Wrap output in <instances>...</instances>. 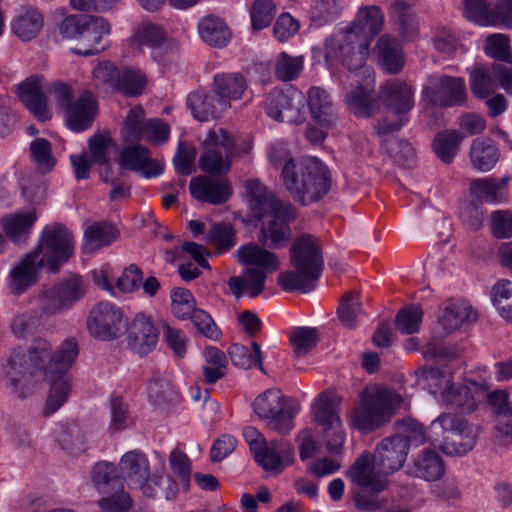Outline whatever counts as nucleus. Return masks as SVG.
I'll list each match as a JSON object with an SVG mask.
<instances>
[{"mask_svg": "<svg viewBox=\"0 0 512 512\" xmlns=\"http://www.w3.org/2000/svg\"><path fill=\"white\" fill-rule=\"evenodd\" d=\"M111 33L109 21L103 17L87 16L78 40V47L72 52L81 56L96 55L106 49L104 39Z\"/></svg>", "mask_w": 512, "mask_h": 512, "instance_id": "20", "label": "nucleus"}, {"mask_svg": "<svg viewBox=\"0 0 512 512\" xmlns=\"http://www.w3.org/2000/svg\"><path fill=\"white\" fill-rule=\"evenodd\" d=\"M384 26V15L378 6H367L361 8L348 31L361 43L367 40V51L373 38L379 34Z\"/></svg>", "mask_w": 512, "mask_h": 512, "instance_id": "27", "label": "nucleus"}, {"mask_svg": "<svg viewBox=\"0 0 512 512\" xmlns=\"http://www.w3.org/2000/svg\"><path fill=\"white\" fill-rule=\"evenodd\" d=\"M203 356L205 363L202 366V372L205 383L215 384L226 376L228 360L223 351L209 346L205 348Z\"/></svg>", "mask_w": 512, "mask_h": 512, "instance_id": "49", "label": "nucleus"}, {"mask_svg": "<svg viewBox=\"0 0 512 512\" xmlns=\"http://www.w3.org/2000/svg\"><path fill=\"white\" fill-rule=\"evenodd\" d=\"M407 441L402 435H394L384 438L378 445L373 455L371 468L387 478L388 475L399 470L407 457Z\"/></svg>", "mask_w": 512, "mask_h": 512, "instance_id": "18", "label": "nucleus"}, {"mask_svg": "<svg viewBox=\"0 0 512 512\" xmlns=\"http://www.w3.org/2000/svg\"><path fill=\"white\" fill-rule=\"evenodd\" d=\"M79 354V347L74 339L64 340L52 355V368L54 374H63L72 367Z\"/></svg>", "mask_w": 512, "mask_h": 512, "instance_id": "54", "label": "nucleus"}, {"mask_svg": "<svg viewBox=\"0 0 512 512\" xmlns=\"http://www.w3.org/2000/svg\"><path fill=\"white\" fill-rule=\"evenodd\" d=\"M24 350L15 349L0 367V383L18 398H26L32 392L31 376Z\"/></svg>", "mask_w": 512, "mask_h": 512, "instance_id": "15", "label": "nucleus"}, {"mask_svg": "<svg viewBox=\"0 0 512 512\" xmlns=\"http://www.w3.org/2000/svg\"><path fill=\"white\" fill-rule=\"evenodd\" d=\"M236 257L240 264L264 273H273L280 268L278 256L255 243L240 246Z\"/></svg>", "mask_w": 512, "mask_h": 512, "instance_id": "29", "label": "nucleus"}, {"mask_svg": "<svg viewBox=\"0 0 512 512\" xmlns=\"http://www.w3.org/2000/svg\"><path fill=\"white\" fill-rule=\"evenodd\" d=\"M119 470L122 476L128 481L130 487L139 489L147 497H155L158 488L166 483L162 489L163 496L169 500L177 493L175 481L167 475H150V465L147 456L138 450L125 453L119 461Z\"/></svg>", "mask_w": 512, "mask_h": 512, "instance_id": "5", "label": "nucleus"}, {"mask_svg": "<svg viewBox=\"0 0 512 512\" xmlns=\"http://www.w3.org/2000/svg\"><path fill=\"white\" fill-rule=\"evenodd\" d=\"M84 294V283L79 277L43 286L37 296L41 316L47 319L70 310Z\"/></svg>", "mask_w": 512, "mask_h": 512, "instance_id": "13", "label": "nucleus"}, {"mask_svg": "<svg viewBox=\"0 0 512 512\" xmlns=\"http://www.w3.org/2000/svg\"><path fill=\"white\" fill-rule=\"evenodd\" d=\"M44 26V16L38 8L28 6L20 10L11 23L13 33L22 41L36 38Z\"/></svg>", "mask_w": 512, "mask_h": 512, "instance_id": "36", "label": "nucleus"}, {"mask_svg": "<svg viewBox=\"0 0 512 512\" xmlns=\"http://www.w3.org/2000/svg\"><path fill=\"white\" fill-rule=\"evenodd\" d=\"M124 331L128 347L140 356L148 355L157 346L159 331L153 319L145 313H137Z\"/></svg>", "mask_w": 512, "mask_h": 512, "instance_id": "19", "label": "nucleus"}, {"mask_svg": "<svg viewBox=\"0 0 512 512\" xmlns=\"http://www.w3.org/2000/svg\"><path fill=\"white\" fill-rule=\"evenodd\" d=\"M122 169L135 171L145 178L157 177L163 172V164L150 157L148 149L139 144L125 147L119 158Z\"/></svg>", "mask_w": 512, "mask_h": 512, "instance_id": "22", "label": "nucleus"}, {"mask_svg": "<svg viewBox=\"0 0 512 512\" xmlns=\"http://www.w3.org/2000/svg\"><path fill=\"white\" fill-rule=\"evenodd\" d=\"M325 61L330 67L343 66L347 69L345 76H353L356 72L370 67L366 64L368 56L367 40L359 43L351 32L341 37H329L324 46Z\"/></svg>", "mask_w": 512, "mask_h": 512, "instance_id": "9", "label": "nucleus"}, {"mask_svg": "<svg viewBox=\"0 0 512 512\" xmlns=\"http://www.w3.org/2000/svg\"><path fill=\"white\" fill-rule=\"evenodd\" d=\"M32 252L36 253L50 271L55 272L74 252L73 235L63 224H48L43 228Z\"/></svg>", "mask_w": 512, "mask_h": 512, "instance_id": "12", "label": "nucleus"}, {"mask_svg": "<svg viewBox=\"0 0 512 512\" xmlns=\"http://www.w3.org/2000/svg\"><path fill=\"white\" fill-rule=\"evenodd\" d=\"M304 100L303 93L293 87L273 89L266 97L265 110L269 117L277 121L301 123L304 119Z\"/></svg>", "mask_w": 512, "mask_h": 512, "instance_id": "16", "label": "nucleus"}, {"mask_svg": "<svg viewBox=\"0 0 512 512\" xmlns=\"http://www.w3.org/2000/svg\"><path fill=\"white\" fill-rule=\"evenodd\" d=\"M268 158L275 167H281L283 185L296 202L308 205L319 201L330 191L332 176L320 159H293L287 145L282 142L269 147Z\"/></svg>", "mask_w": 512, "mask_h": 512, "instance_id": "1", "label": "nucleus"}, {"mask_svg": "<svg viewBox=\"0 0 512 512\" xmlns=\"http://www.w3.org/2000/svg\"><path fill=\"white\" fill-rule=\"evenodd\" d=\"M374 52L381 68L391 74L399 72L404 66V56L398 41L392 36L385 34L381 36Z\"/></svg>", "mask_w": 512, "mask_h": 512, "instance_id": "35", "label": "nucleus"}, {"mask_svg": "<svg viewBox=\"0 0 512 512\" xmlns=\"http://www.w3.org/2000/svg\"><path fill=\"white\" fill-rule=\"evenodd\" d=\"M48 379L51 381V387L43 411L46 416L54 414L63 406L71 391V383L66 375L54 374L53 378Z\"/></svg>", "mask_w": 512, "mask_h": 512, "instance_id": "51", "label": "nucleus"}, {"mask_svg": "<svg viewBox=\"0 0 512 512\" xmlns=\"http://www.w3.org/2000/svg\"><path fill=\"white\" fill-rule=\"evenodd\" d=\"M508 181L509 177L475 179L470 184V192L484 202L500 203L506 199Z\"/></svg>", "mask_w": 512, "mask_h": 512, "instance_id": "40", "label": "nucleus"}, {"mask_svg": "<svg viewBox=\"0 0 512 512\" xmlns=\"http://www.w3.org/2000/svg\"><path fill=\"white\" fill-rule=\"evenodd\" d=\"M20 99L33 116L45 122L51 118V111L47 98L42 90L41 79L33 77L27 79L19 88Z\"/></svg>", "mask_w": 512, "mask_h": 512, "instance_id": "30", "label": "nucleus"}, {"mask_svg": "<svg viewBox=\"0 0 512 512\" xmlns=\"http://www.w3.org/2000/svg\"><path fill=\"white\" fill-rule=\"evenodd\" d=\"M267 274L255 268H246L241 275L231 277L228 286L236 298H255L265 290Z\"/></svg>", "mask_w": 512, "mask_h": 512, "instance_id": "34", "label": "nucleus"}, {"mask_svg": "<svg viewBox=\"0 0 512 512\" xmlns=\"http://www.w3.org/2000/svg\"><path fill=\"white\" fill-rule=\"evenodd\" d=\"M290 341L297 356H304L318 342L317 329L310 327L294 328L290 333Z\"/></svg>", "mask_w": 512, "mask_h": 512, "instance_id": "63", "label": "nucleus"}, {"mask_svg": "<svg viewBox=\"0 0 512 512\" xmlns=\"http://www.w3.org/2000/svg\"><path fill=\"white\" fill-rule=\"evenodd\" d=\"M491 298L501 317L512 321V282L499 280L491 290Z\"/></svg>", "mask_w": 512, "mask_h": 512, "instance_id": "55", "label": "nucleus"}, {"mask_svg": "<svg viewBox=\"0 0 512 512\" xmlns=\"http://www.w3.org/2000/svg\"><path fill=\"white\" fill-rule=\"evenodd\" d=\"M304 66V58L302 56H290L286 52H282L275 63V75L279 80L292 81L296 79Z\"/></svg>", "mask_w": 512, "mask_h": 512, "instance_id": "60", "label": "nucleus"}, {"mask_svg": "<svg viewBox=\"0 0 512 512\" xmlns=\"http://www.w3.org/2000/svg\"><path fill=\"white\" fill-rule=\"evenodd\" d=\"M229 356L233 365L239 368L258 367L261 371H264L261 348L256 342L251 343V348L239 344L231 345Z\"/></svg>", "mask_w": 512, "mask_h": 512, "instance_id": "52", "label": "nucleus"}, {"mask_svg": "<svg viewBox=\"0 0 512 512\" xmlns=\"http://www.w3.org/2000/svg\"><path fill=\"white\" fill-rule=\"evenodd\" d=\"M476 443L474 428L464 419L457 418L450 424V456H462L471 451Z\"/></svg>", "mask_w": 512, "mask_h": 512, "instance_id": "41", "label": "nucleus"}, {"mask_svg": "<svg viewBox=\"0 0 512 512\" xmlns=\"http://www.w3.org/2000/svg\"><path fill=\"white\" fill-rule=\"evenodd\" d=\"M307 99L312 118L322 126H333L336 114L329 93L321 87L313 86L307 92Z\"/></svg>", "mask_w": 512, "mask_h": 512, "instance_id": "37", "label": "nucleus"}, {"mask_svg": "<svg viewBox=\"0 0 512 512\" xmlns=\"http://www.w3.org/2000/svg\"><path fill=\"white\" fill-rule=\"evenodd\" d=\"M207 241L217 251L226 252L236 244L235 230L230 224L215 223L207 233Z\"/></svg>", "mask_w": 512, "mask_h": 512, "instance_id": "59", "label": "nucleus"}, {"mask_svg": "<svg viewBox=\"0 0 512 512\" xmlns=\"http://www.w3.org/2000/svg\"><path fill=\"white\" fill-rule=\"evenodd\" d=\"M339 404L338 398L332 394L319 395L313 405L315 421L324 428L339 426L341 423L338 415Z\"/></svg>", "mask_w": 512, "mask_h": 512, "instance_id": "48", "label": "nucleus"}, {"mask_svg": "<svg viewBox=\"0 0 512 512\" xmlns=\"http://www.w3.org/2000/svg\"><path fill=\"white\" fill-rule=\"evenodd\" d=\"M37 220L34 209L6 215L1 220L5 235L15 244H22L29 238L32 227Z\"/></svg>", "mask_w": 512, "mask_h": 512, "instance_id": "33", "label": "nucleus"}, {"mask_svg": "<svg viewBox=\"0 0 512 512\" xmlns=\"http://www.w3.org/2000/svg\"><path fill=\"white\" fill-rule=\"evenodd\" d=\"M189 190L198 201L213 205L225 203L232 193L227 180L213 179L209 176H196L190 180Z\"/></svg>", "mask_w": 512, "mask_h": 512, "instance_id": "24", "label": "nucleus"}, {"mask_svg": "<svg viewBox=\"0 0 512 512\" xmlns=\"http://www.w3.org/2000/svg\"><path fill=\"white\" fill-rule=\"evenodd\" d=\"M477 320L478 313L467 299L450 300V334L457 331L467 333Z\"/></svg>", "mask_w": 512, "mask_h": 512, "instance_id": "43", "label": "nucleus"}, {"mask_svg": "<svg viewBox=\"0 0 512 512\" xmlns=\"http://www.w3.org/2000/svg\"><path fill=\"white\" fill-rule=\"evenodd\" d=\"M211 88L221 100L231 105V101L242 99L248 90V82L239 72L217 73L213 77Z\"/></svg>", "mask_w": 512, "mask_h": 512, "instance_id": "32", "label": "nucleus"}, {"mask_svg": "<svg viewBox=\"0 0 512 512\" xmlns=\"http://www.w3.org/2000/svg\"><path fill=\"white\" fill-rule=\"evenodd\" d=\"M348 475L360 488L353 494V502L358 510L377 512L386 505V499L379 497L378 494L388 488V479L371 468L368 454L355 461Z\"/></svg>", "mask_w": 512, "mask_h": 512, "instance_id": "7", "label": "nucleus"}, {"mask_svg": "<svg viewBox=\"0 0 512 512\" xmlns=\"http://www.w3.org/2000/svg\"><path fill=\"white\" fill-rule=\"evenodd\" d=\"M470 159L474 168L487 172L494 168L499 160L497 147L489 140L476 138L470 148Z\"/></svg>", "mask_w": 512, "mask_h": 512, "instance_id": "46", "label": "nucleus"}, {"mask_svg": "<svg viewBox=\"0 0 512 512\" xmlns=\"http://www.w3.org/2000/svg\"><path fill=\"white\" fill-rule=\"evenodd\" d=\"M45 266L35 252L27 253L10 270L8 276L10 292L14 295L25 293L39 281L40 271Z\"/></svg>", "mask_w": 512, "mask_h": 512, "instance_id": "21", "label": "nucleus"}, {"mask_svg": "<svg viewBox=\"0 0 512 512\" xmlns=\"http://www.w3.org/2000/svg\"><path fill=\"white\" fill-rule=\"evenodd\" d=\"M106 494L107 496L98 501L103 512H127L130 509L132 500L124 491L123 485Z\"/></svg>", "mask_w": 512, "mask_h": 512, "instance_id": "64", "label": "nucleus"}, {"mask_svg": "<svg viewBox=\"0 0 512 512\" xmlns=\"http://www.w3.org/2000/svg\"><path fill=\"white\" fill-rule=\"evenodd\" d=\"M117 237L118 231L111 223L104 221L94 222L84 230L82 250L85 254H93L111 245Z\"/></svg>", "mask_w": 512, "mask_h": 512, "instance_id": "38", "label": "nucleus"}, {"mask_svg": "<svg viewBox=\"0 0 512 512\" xmlns=\"http://www.w3.org/2000/svg\"><path fill=\"white\" fill-rule=\"evenodd\" d=\"M187 107L195 119L208 121L220 118L231 108V105L221 100L212 89L210 92L199 90L190 93L187 97Z\"/></svg>", "mask_w": 512, "mask_h": 512, "instance_id": "26", "label": "nucleus"}, {"mask_svg": "<svg viewBox=\"0 0 512 512\" xmlns=\"http://www.w3.org/2000/svg\"><path fill=\"white\" fill-rule=\"evenodd\" d=\"M55 439L63 450L72 455H79L87 450L85 433L75 422L62 424L56 432Z\"/></svg>", "mask_w": 512, "mask_h": 512, "instance_id": "45", "label": "nucleus"}, {"mask_svg": "<svg viewBox=\"0 0 512 512\" xmlns=\"http://www.w3.org/2000/svg\"><path fill=\"white\" fill-rule=\"evenodd\" d=\"M345 85V103L349 111L357 117L368 118L379 110V96H374V70L364 67L353 76L341 80Z\"/></svg>", "mask_w": 512, "mask_h": 512, "instance_id": "10", "label": "nucleus"}, {"mask_svg": "<svg viewBox=\"0 0 512 512\" xmlns=\"http://www.w3.org/2000/svg\"><path fill=\"white\" fill-rule=\"evenodd\" d=\"M30 156L41 173L50 172L56 164L51 145L44 138H37L30 143Z\"/></svg>", "mask_w": 512, "mask_h": 512, "instance_id": "58", "label": "nucleus"}, {"mask_svg": "<svg viewBox=\"0 0 512 512\" xmlns=\"http://www.w3.org/2000/svg\"><path fill=\"white\" fill-rule=\"evenodd\" d=\"M389 18L403 41H413L420 30L418 18L405 0H395L388 9Z\"/></svg>", "mask_w": 512, "mask_h": 512, "instance_id": "28", "label": "nucleus"}, {"mask_svg": "<svg viewBox=\"0 0 512 512\" xmlns=\"http://www.w3.org/2000/svg\"><path fill=\"white\" fill-rule=\"evenodd\" d=\"M98 105L89 91L81 93L64 111L66 126L74 132L87 130L97 116Z\"/></svg>", "mask_w": 512, "mask_h": 512, "instance_id": "23", "label": "nucleus"}, {"mask_svg": "<svg viewBox=\"0 0 512 512\" xmlns=\"http://www.w3.org/2000/svg\"><path fill=\"white\" fill-rule=\"evenodd\" d=\"M246 194L253 214L262 218L260 240L270 248L284 247L291 238L290 223L297 217L289 201H280L258 180H248Z\"/></svg>", "mask_w": 512, "mask_h": 512, "instance_id": "2", "label": "nucleus"}, {"mask_svg": "<svg viewBox=\"0 0 512 512\" xmlns=\"http://www.w3.org/2000/svg\"><path fill=\"white\" fill-rule=\"evenodd\" d=\"M467 19L480 26L502 25L512 29V0H499L491 8V0H463Z\"/></svg>", "mask_w": 512, "mask_h": 512, "instance_id": "17", "label": "nucleus"}, {"mask_svg": "<svg viewBox=\"0 0 512 512\" xmlns=\"http://www.w3.org/2000/svg\"><path fill=\"white\" fill-rule=\"evenodd\" d=\"M402 399L399 394L378 386H367L360 396V403L350 417V424L361 432H370L390 421Z\"/></svg>", "mask_w": 512, "mask_h": 512, "instance_id": "4", "label": "nucleus"}, {"mask_svg": "<svg viewBox=\"0 0 512 512\" xmlns=\"http://www.w3.org/2000/svg\"><path fill=\"white\" fill-rule=\"evenodd\" d=\"M276 15V6L273 0H255L250 9L252 27L262 30L268 27Z\"/></svg>", "mask_w": 512, "mask_h": 512, "instance_id": "62", "label": "nucleus"}, {"mask_svg": "<svg viewBox=\"0 0 512 512\" xmlns=\"http://www.w3.org/2000/svg\"><path fill=\"white\" fill-rule=\"evenodd\" d=\"M255 413L260 418L268 419L270 429L279 433H288L294 416L299 412V403L283 396L278 389H268L260 394L253 403Z\"/></svg>", "mask_w": 512, "mask_h": 512, "instance_id": "11", "label": "nucleus"}, {"mask_svg": "<svg viewBox=\"0 0 512 512\" xmlns=\"http://www.w3.org/2000/svg\"><path fill=\"white\" fill-rule=\"evenodd\" d=\"M125 326L122 309L108 301L99 302L91 310L87 319L89 333L103 341L120 337L124 333Z\"/></svg>", "mask_w": 512, "mask_h": 512, "instance_id": "14", "label": "nucleus"}, {"mask_svg": "<svg viewBox=\"0 0 512 512\" xmlns=\"http://www.w3.org/2000/svg\"><path fill=\"white\" fill-rule=\"evenodd\" d=\"M416 473L419 477L428 481L439 479L445 471V465L441 457L434 451L426 449L415 460Z\"/></svg>", "mask_w": 512, "mask_h": 512, "instance_id": "53", "label": "nucleus"}, {"mask_svg": "<svg viewBox=\"0 0 512 512\" xmlns=\"http://www.w3.org/2000/svg\"><path fill=\"white\" fill-rule=\"evenodd\" d=\"M379 100L387 107V116L374 127L379 138L398 132L408 122V112L414 107V90L399 79L386 81L379 87Z\"/></svg>", "mask_w": 512, "mask_h": 512, "instance_id": "6", "label": "nucleus"}, {"mask_svg": "<svg viewBox=\"0 0 512 512\" xmlns=\"http://www.w3.org/2000/svg\"><path fill=\"white\" fill-rule=\"evenodd\" d=\"M422 319L423 310L420 305H408L397 313L395 326L402 334H415L420 331Z\"/></svg>", "mask_w": 512, "mask_h": 512, "instance_id": "56", "label": "nucleus"}, {"mask_svg": "<svg viewBox=\"0 0 512 512\" xmlns=\"http://www.w3.org/2000/svg\"><path fill=\"white\" fill-rule=\"evenodd\" d=\"M120 73L117 67L108 61L98 63L92 73L96 87H104L109 90H118Z\"/></svg>", "mask_w": 512, "mask_h": 512, "instance_id": "61", "label": "nucleus"}, {"mask_svg": "<svg viewBox=\"0 0 512 512\" xmlns=\"http://www.w3.org/2000/svg\"><path fill=\"white\" fill-rule=\"evenodd\" d=\"M249 149L240 148L233 135L225 129H212L203 141L199 166L203 172L210 175L226 174L231 168L233 158L247 153Z\"/></svg>", "mask_w": 512, "mask_h": 512, "instance_id": "8", "label": "nucleus"}, {"mask_svg": "<svg viewBox=\"0 0 512 512\" xmlns=\"http://www.w3.org/2000/svg\"><path fill=\"white\" fill-rule=\"evenodd\" d=\"M487 402L497 414V430L505 436H512V412L508 405V393L505 390H495L488 394Z\"/></svg>", "mask_w": 512, "mask_h": 512, "instance_id": "50", "label": "nucleus"}, {"mask_svg": "<svg viewBox=\"0 0 512 512\" xmlns=\"http://www.w3.org/2000/svg\"><path fill=\"white\" fill-rule=\"evenodd\" d=\"M119 468L111 462L99 461L91 470V481L101 494L110 493L122 484Z\"/></svg>", "mask_w": 512, "mask_h": 512, "instance_id": "44", "label": "nucleus"}, {"mask_svg": "<svg viewBox=\"0 0 512 512\" xmlns=\"http://www.w3.org/2000/svg\"><path fill=\"white\" fill-rule=\"evenodd\" d=\"M423 98L426 103L427 113L438 119V112L445 110L448 103V77H433L429 85L423 91Z\"/></svg>", "mask_w": 512, "mask_h": 512, "instance_id": "42", "label": "nucleus"}, {"mask_svg": "<svg viewBox=\"0 0 512 512\" xmlns=\"http://www.w3.org/2000/svg\"><path fill=\"white\" fill-rule=\"evenodd\" d=\"M395 132L388 133L384 140L380 141L385 146L386 151L394 158L395 162L403 166H411L414 162V149L410 143L398 140L394 137Z\"/></svg>", "mask_w": 512, "mask_h": 512, "instance_id": "57", "label": "nucleus"}, {"mask_svg": "<svg viewBox=\"0 0 512 512\" xmlns=\"http://www.w3.org/2000/svg\"><path fill=\"white\" fill-rule=\"evenodd\" d=\"M448 306L440 307L437 321L431 329V336L424 351V357L434 361H445L447 357Z\"/></svg>", "mask_w": 512, "mask_h": 512, "instance_id": "31", "label": "nucleus"}, {"mask_svg": "<svg viewBox=\"0 0 512 512\" xmlns=\"http://www.w3.org/2000/svg\"><path fill=\"white\" fill-rule=\"evenodd\" d=\"M198 32L205 43L219 48L226 46L232 36L226 22L214 15L205 16L199 21Z\"/></svg>", "mask_w": 512, "mask_h": 512, "instance_id": "39", "label": "nucleus"}, {"mask_svg": "<svg viewBox=\"0 0 512 512\" xmlns=\"http://www.w3.org/2000/svg\"><path fill=\"white\" fill-rule=\"evenodd\" d=\"M265 471L280 473L293 463V448L284 440L267 442L253 456Z\"/></svg>", "mask_w": 512, "mask_h": 512, "instance_id": "25", "label": "nucleus"}, {"mask_svg": "<svg viewBox=\"0 0 512 512\" xmlns=\"http://www.w3.org/2000/svg\"><path fill=\"white\" fill-rule=\"evenodd\" d=\"M290 261L295 270L278 275V284L282 290L302 293L313 291L323 269L319 240L309 234L297 237L290 248Z\"/></svg>", "mask_w": 512, "mask_h": 512, "instance_id": "3", "label": "nucleus"}, {"mask_svg": "<svg viewBox=\"0 0 512 512\" xmlns=\"http://www.w3.org/2000/svg\"><path fill=\"white\" fill-rule=\"evenodd\" d=\"M27 362L29 369L35 372H42L46 378H53L51 345L44 339H36L31 345Z\"/></svg>", "mask_w": 512, "mask_h": 512, "instance_id": "47", "label": "nucleus"}]
</instances>
